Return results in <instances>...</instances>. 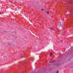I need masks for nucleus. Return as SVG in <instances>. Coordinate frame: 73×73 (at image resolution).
<instances>
[{
	"instance_id": "obj_11",
	"label": "nucleus",
	"mask_w": 73,
	"mask_h": 73,
	"mask_svg": "<svg viewBox=\"0 0 73 73\" xmlns=\"http://www.w3.org/2000/svg\"><path fill=\"white\" fill-rule=\"evenodd\" d=\"M0 14H1V12H0Z\"/></svg>"
},
{
	"instance_id": "obj_6",
	"label": "nucleus",
	"mask_w": 73,
	"mask_h": 73,
	"mask_svg": "<svg viewBox=\"0 0 73 73\" xmlns=\"http://www.w3.org/2000/svg\"><path fill=\"white\" fill-rule=\"evenodd\" d=\"M54 61H51L50 62L51 63V62H54Z\"/></svg>"
},
{
	"instance_id": "obj_3",
	"label": "nucleus",
	"mask_w": 73,
	"mask_h": 73,
	"mask_svg": "<svg viewBox=\"0 0 73 73\" xmlns=\"http://www.w3.org/2000/svg\"><path fill=\"white\" fill-rule=\"evenodd\" d=\"M70 12V10H67L66 11L67 13H68H68H69V12Z\"/></svg>"
},
{
	"instance_id": "obj_7",
	"label": "nucleus",
	"mask_w": 73,
	"mask_h": 73,
	"mask_svg": "<svg viewBox=\"0 0 73 73\" xmlns=\"http://www.w3.org/2000/svg\"><path fill=\"white\" fill-rule=\"evenodd\" d=\"M59 73V71H58L56 72V73Z\"/></svg>"
},
{
	"instance_id": "obj_4",
	"label": "nucleus",
	"mask_w": 73,
	"mask_h": 73,
	"mask_svg": "<svg viewBox=\"0 0 73 73\" xmlns=\"http://www.w3.org/2000/svg\"><path fill=\"white\" fill-rule=\"evenodd\" d=\"M46 13L47 15H49V11H47V12H46Z\"/></svg>"
},
{
	"instance_id": "obj_1",
	"label": "nucleus",
	"mask_w": 73,
	"mask_h": 73,
	"mask_svg": "<svg viewBox=\"0 0 73 73\" xmlns=\"http://www.w3.org/2000/svg\"><path fill=\"white\" fill-rule=\"evenodd\" d=\"M7 45H8L9 46H12L13 45V44L11 42H8L7 43Z\"/></svg>"
},
{
	"instance_id": "obj_10",
	"label": "nucleus",
	"mask_w": 73,
	"mask_h": 73,
	"mask_svg": "<svg viewBox=\"0 0 73 73\" xmlns=\"http://www.w3.org/2000/svg\"><path fill=\"white\" fill-rule=\"evenodd\" d=\"M62 40H61V42H62Z\"/></svg>"
},
{
	"instance_id": "obj_2",
	"label": "nucleus",
	"mask_w": 73,
	"mask_h": 73,
	"mask_svg": "<svg viewBox=\"0 0 73 73\" xmlns=\"http://www.w3.org/2000/svg\"><path fill=\"white\" fill-rule=\"evenodd\" d=\"M62 26V25L61 24V22H60V25L59 26V27H61Z\"/></svg>"
},
{
	"instance_id": "obj_12",
	"label": "nucleus",
	"mask_w": 73,
	"mask_h": 73,
	"mask_svg": "<svg viewBox=\"0 0 73 73\" xmlns=\"http://www.w3.org/2000/svg\"><path fill=\"white\" fill-rule=\"evenodd\" d=\"M69 48V47H68L67 48Z\"/></svg>"
},
{
	"instance_id": "obj_8",
	"label": "nucleus",
	"mask_w": 73,
	"mask_h": 73,
	"mask_svg": "<svg viewBox=\"0 0 73 73\" xmlns=\"http://www.w3.org/2000/svg\"><path fill=\"white\" fill-rule=\"evenodd\" d=\"M43 10H44V9H41V10L42 11H43Z\"/></svg>"
},
{
	"instance_id": "obj_9",
	"label": "nucleus",
	"mask_w": 73,
	"mask_h": 73,
	"mask_svg": "<svg viewBox=\"0 0 73 73\" xmlns=\"http://www.w3.org/2000/svg\"><path fill=\"white\" fill-rule=\"evenodd\" d=\"M50 29H53V28H51Z\"/></svg>"
},
{
	"instance_id": "obj_5",
	"label": "nucleus",
	"mask_w": 73,
	"mask_h": 73,
	"mask_svg": "<svg viewBox=\"0 0 73 73\" xmlns=\"http://www.w3.org/2000/svg\"><path fill=\"white\" fill-rule=\"evenodd\" d=\"M52 54V53H51L50 54V56H51Z\"/></svg>"
}]
</instances>
